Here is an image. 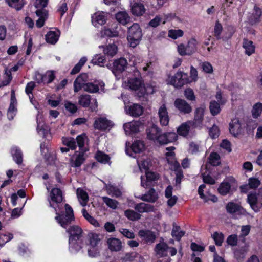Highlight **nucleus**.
Masks as SVG:
<instances>
[{
	"instance_id": "f257e3e1",
	"label": "nucleus",
	"mask_w": 262,
	"mask_h": 262,
	"mask_svg": "<svg viewBox=\"0 0 262 262\" xmlns=\"http://www.w3.org/2000/svg\"><path fill=\"white\" fill-rule=\"evenodd\" d=\"M65 211L56 212L55 219L63 228L67 229L66 232L69 234V249L71 253H76L82 248L83 244V231L82 228L76 225H69L75 221L73 209L68 204L64 205Z\"/></svg>"
},
{
	"instance_id": "f03ea898",
	"label": "nucleus",
	"mask_w": 262,
	"mask_h": 262,
	"mask_svg": "<svg viewBox=\"0 0 262 262\" xmlns=\"http://www.w3.org/2000/svg\"><path fill=\"white\" fill-rule=\"evenodd\" d=\"M142 37V29L138 24L134 23L128 28L127 39L130 47L135 48L139 43Z\"/></svg>"
},
{
	"instance_id": "7ed1b4c3",
	"label": "nucleus",
	"mask_w": 262,
	"mask_h": 262,
	"mask_svg": "<svg viewBox=\"0 0 262 262\" xmlns=\"http://www.w3.org/2000/svg\"><path fill=\"white\" fill-rule=\"evenodd\" d=\"M227 213L233 215L236 219L241 218L242 216H248L250 214L241 204L233 202H228L225 206Z\"/></svg>"
},
{
	"instance_id": "20e7f679",
	"label": "nucleus",
	"mask_w": 262,
	"mask_h": 262,
	"mask_svg": "<svg viewBox=\"0 0 262 262\" xmlns=\"http://www.w3.org/2000/svg\"><path fill=\"white\" fill-rule=\"evenodd\" d=\"M188 74L181 71L177 72L172 76H168V83L176 88H180L190 83Z\"/></svg>"
},
{
	"instance_id": "39448f33",
	"label": "nucleus",
	"mask_w": 262,
	"mask_h": 262,
	"mask_svg": "<svg viewBox=\"0 0 262 262\" xmlns=\"http://www.w3.org/2000/svg\"><path fill=\"white\" fill-rule=\"evenodd\" d=\"M127 65V60L124 58L121 57L114 60L112 63H108L106 64V66L111 70L115 76H117L126 70Z\"/></svg>"
},
{
	"instance_id": "423d86ee",
	"label": "nucleus",
	"mask_w": 262,
	"mask_h": 262,
	"mask_svg": "<svg viewBox=\"0 0 262 262\" xmlns=\"http://www.w3.org/2000/svg\"><path fill=\"white\" fill-rule=\"evenodd\" d=\"M128 85L130 90L139 91L137 93L139 97H144L146 94V89L144 86V81L141 77L129 78L128 80Z\"/></svg>"
},
{
	"instance_id": "0eeeda50",
	"label": "nucleus",
	"mask_w": 262,
	"mask_h": 262,
	"mask_svg": "<svg viewBox=\"0 0 262 262\" xmlns=\"http://www.w3.org/2000/svg\"><path fill=\"white\" fill-rule=\"evenodd\" d=\"M205 106L202 105L197 107L194 111V118L193 120L188 121L193 128H201L203 125Z\"/></svg>"
},
{
	"instance_id": "6e6552de",
	"label": "nucleus",
	"mask_w": 262,
	"mask_h": 262,
	"mask_svg": "<svg viewBox=\"0 0 262 262\" xmlns=\"http://www.w3.org/2000/svg\"><path fill=\"white\" fill-rule=\"evenodd\" d=\"M247 202L255 212H259L262 208V197L258 199L256 192H250L248 194Z\"/></svg>"
},
{
	"instance_id": "1a4fd4ad",
	"label": "nucleus",
	"mask_w": 262,
	"mask_h": 262,
	"mask_svg": "<svg viewBox=\"0 0 262 262\" xmlns=\"http://www.w3.org/2000/svg\"><path fill=\"white\" fill-rule=\"evenodd\" d=\"M178 139V135L175 132H169L162 133L160 132L155 141L160 145L167 144L173 142Z\"/></svg>"
},
{
	"instance_id": "9d476101",
	"label": "nucleus",
	"mask_w": 262,
	"mask_h": 262,
	"mask_svg": "<svg viewBox=\"0 0 262 262\" xmlns=\"http://www.w3.org/2000/svg\"><path fill=\"white\" fill-rule=\"evenodd\" d=\"M17 101L15 96V91L12 90L11 91L10 103L7 110V116L9 120L14 119L17 113Z\"/></svg>"
},
{
	"instance_id": "9b49d317",
	"label": "nucleus",
	"mask_w": 262,
	"mask_h": 262,
	"mask_svg": "<svg viewBox=\"0 0 262 262\" xmlns=\"http://www.w3.org/2000/svg\"><path fill=\"white\" fill-rule=\"evenodd\" d=\"M174 106L180 113L184 114H190L192 111L190 104L182 98H177L174 102Z\"/></svg>"
},
{
	"instance_id": "f8f14e48",
	"label": "nucleus",
	"mask_w": 262,
	"mask_h": 262,
	"mask_svg": "<svg viewBox=\"0 0 262 262\" xmlns=\"http://www.w3.org/2000/svg\"><path fill=\"white\" fill-rule=\"evenodd\" d=\"M95 129L104 131L112 127L111 122L105 117H99L96 119L93 124Z\"/></svg>"
},
{
	"instance_id": "ddd939ff",
	"label": "nucleus",
	"mask_w": 262,
	"mask_h": 262,
	"mask_svg": "<svg viewBox=\"0 0 262 262\" xmlns=\"http://www.w3.org/2000/svg\"><path fill=\"white\" fill-rule=\"evenodd\" d=\"M126 113L133 117H138L141 116L144 111L142 106L138 104H133L128 106L127 108L126 107Z\"/></svg>"
},
{
	"instance_id": "4468645a",
	"label": "nucleus",
	"mask_w": 262,
	"mask_h": 262,
	"mask_svg": "<svg viewBox=\"0 0 262 262\" xmlns=\"http://www.w3.org/2000/svg\"><path fill=\"white\" fill-rule=\"evenodd\" d=\"M158 115L160 124L165 126L168 125L169 122V118L165 104H162L159 108Z\"/></svg>"
},
{
	"instance_id": "2eb2a0df",
	"label": "nucleus",
	"mask_w": 262,
	"mask_h": 262,
	"mask_svg": "<svg viewBox=\"0 0 262 262\" xmlns=\"http://www.w3.org/2000/svg\"><path fill=\"white\" fill-rule=\"evenodd\" d=\"M138 235L141 238H143L146 243H154L156 238L155 233L150 230H140L138 232Z\"/></svg>"
},
{
	"instance_id": "dca6fc26",
	"label": "nucleus",
	"mask_w": 262,
	"mask_h": 262,
	"mask_svg": "<svg viewBox=\"0 0 262 262\" xmlns=\"http://www.w3.org/2000/svg\"><path fill=\"white\" fill-rule=\"evenodd\" d=\"M107 243L109 249L112 252H119L122 248V242L117 238L111 237L107 239Z\"/></svg>"
},
{
	"instance_id": "f3484780",
	"label": "nucleus",
	"mask_w": 262,
	"mask_h": 262,
	"mask_svg": "<svg viewBox=\"0 0 262 262\" xmlns=\"http://www.w3.org/2000/svg\"><path fill=\"white\" fill-rule=\"evenodd\" d=\"M106 22V18L104 14V13L96 12L92 16V24L95 27H99V26L104 25Z\"/></svg>"
},
{
	"instance_id": "a211bd4d",
	"label": "nucleus",
	"mask_w": 262,
	"mask_h": 262,
	"mask_svg": "<svg viewBox=\"0 0 262 262\" xmlns=\"http://www.w3.org/2000/svg\"><path fill=\"white\" fill-rule=\"evenodd\" d=\"M230 133L234 137H237L241 133L242 125L238 119H234L229 123Z\"/></svg>"
},
{
	"instance_id": "6ab92c4d",
	"label": "nucleus",
	"mask_w": 262,
	"mask_h": 262,
	"mask_svg": "<svg viewBox=\"0 0 262 262\" xmlns=\"http://www.w3.org/2000/svg\"><path fill=\"white\" fill-rule=\"evenodd\" d=\"M160 132H161V129L157 125L152 124L146 129L147 138L155 141Z\"/></svg>"
},
{
	"instance_id": "aec40b11",
	"label": "nucleus",
	"mask_w": 262,
	"mask_h": 262,
	"mask_svg": "<svg viewBox=\"0 0 262 262\" xmlns=\"http://www.w3.org/2000/svg\"><path fill=\"white\" fill-rule=\"evenodd\" d=\"M35 13L39 18L36 20V26L37 28H40L44 26L46 19L47 18L48 12L42 9H37Z\"/></svg>"
},
{
	"instance_id": "412c9836",
	"label": "nucleus",
	"mask_w": 262,
	"mask_h": 262,
	"mask_svg": "<svg viewBox=\"0 0 262 262\" xmlns=\"http://www.w3.org/2000/svg\"><path fill=\"white\" fill-rule=\"evenodd\" d=\"M134 208L139 213L151 212L154 211V206L144 203H137L135 205Z\"/></svg>"
},
{
	"instance_id": "4be33fe9",
	"label": "nucleus",
	"mask_w": 262,
	"mask_h": 262,
	"mask_svg": "<svg viewBox=\"0 0 262 262\" xmlns=\"http://www.w3.org/2000/svg\"><path fill=\"white\" fill-rule=\"evenodd\" d=\"M99 48H103L104 55L111 58L115 56L118 51V47L114 43L109 44L105 47L103 46H99Z\"/></svg>"
},
{
	"instance_id": "5701e85b",
	"label": "nucleus",
	"mask_w": 262,
	"mask_h": 262,
	"mask_svg": "<svg viewBox=\"0 0 262 262\" xmlns=\"http://www.w3.org/2000/svg\"><path fill=\"white\" fill-rule=\"evenodd\" d=\"M89 151V149H84L82 151H80L79 154L76 156L75 160L71 162V166L73 167H79L85 161V157H84L85 153Z\"/></svg>"
},
{
	"instance_id": "b1692460",
	"label": "nucleus",
	"mask_w": 262,
	"mask_h": 262,
	"mask_svg": "<svg viewBox=\"0 0 262 262\" xmlns=\"http://www.w3.org/2000/svg\"><path fill=\"white\" fill-rule=\"evenodd\" d=\"M50 197L53 202L60 203L63 200L61 190L59 188H54L50 192Z\"/></svg>"
},
{
	"instance_id": "393cba45",
	"label": "nucleus",
	"mask_w": 262,
	"mask_h": 262,
	"mask_svg": "<svg viewBox=\"0 0 262 262\" xmlns=\"http://www.w3.org/2000/svg\"><path fill=\"white\" fill-rule=\"evenodd\" d=\"M131 12L135 16H141L145 12L144 6L142 3H135L132 6Z\"/></svg>"
},
{
	"instance_id": "a878e982",
	"label": "nucleus",
	"mask_w": 262,
	"mask_h": 262,
	"mask_svg": "<svg viewBox=\"0 0 262 262\" xmlns=\"http://www.w3.org/2000/svg\"><path fill=\"white\" fill-rule=\"evenodd\" d=\"M60 32L50 31L46 35V40L48 43L52 45L55 44L59 39Z\"/></svg>"
},
{
	"instance_id": "bb28decb",
	"label": "nucleus",
	"mask_w": 262,
	"mask_h": 262,
	"mask_svg": "<svg viewBox=\"0 0 262 262\" xmlns=\"http://www.w3.org/2000/svg\"><path fill=\"white\" fill-rule=\"evenodd\" d=\"M243 47L245 49V54L248 56H250L255 52V47L253 41L247 38L243 39Z\"/></svg>"
},
{
	"instance_id": "cd10ccee",
	"label": "nucleus",
	"mask_w": 262,
	"mask_h": 262,
	"mask_svg": "<svg viewBox=\"0 0 262 262\" xmlns=\"http://www.w3.org/2000/svg\"><path fill=\"white\" fill-rule=\"evenodd\" d=\"M174 171H176L175 181L176 184H181L182 179L184 178L183 172L181 168L180 164L177 161L173 163Z\"/></svg>"
},
{
	"instance_id": "c85d7f7f",
	"label": "nucleus",
	"mask_w": 262,
	"mask_h": 262,
	"mask_svg": "<svg viewBox=\"0 0 262 262\" xmlns=\"http://www.w3.org/2000/svg\"><path fill=\"white\" fill-rule=\"evenodd\" d=\"M11 154L16 163L18 165H20L23 163V152L20 149L17 147H13L11 149Z\"/></svg>"
},
{
	"instance_id": "c756f323",
	"label": "nucleus",
	"mask_w": 262,
	"mask_h": 262,
	"mask_svg": "<svg viewBox=\"0 0 262 262\" xmlns=\"http://www.w3.org/2000/svg\"><path fill=\"white\" fill-rule=\"evenodd\" d=\"M191 127L188 121L183 123L177 128V133L180 136L186 137L188 135Z\"/></svg>"
},
{
	"instance_id": "7c9ffc66",
	"label": "nucleus",
	"mask_w": 262,
	"mask_h": 262,
	"mask_svg": "<svg viewBox=\"0 0 262 262\" xmlns=\"http://www.w3.org/2000/svg\"><path fill=\"white\" fill-rule=\"evenodd\" d=\"M132 150L134 153H140L145 149V144L143 141L140 140H135L131 146Z\"/></svg>"
},
{
	"instance_id": "2f4dec72",
	"label": "nucleus",
	"mask_w": 262,
	"mask_h": 262,
	"mask_svg": "<svg viewBox=\"0 0 262 262\" xmlns=\"http://www.w3.org/2000/svg\"><path fill=\"white\" fill-rule=\"evenodd\" d=\"M197 40L194 38H191L188 40L186 46L188 55H191L195 52L197 49Z\"/></svg>"
},
{
	"instance_id": "473e14b6",
	"label": "nucleus",
	"mask_w": 262,
	"mask_h": 262,
	"mask_svg": "<svg viewBox=\"0 0 262 262\" xmlns=\"http://www.w3.org/2000/svg\"><path fill=\"white\" fill-rule=\"evenodd\" d=\"M231 189V185L228 182L223 181L220 184L217 191L219 193L223 195H226Z\"/></svg>"
},
{
	"instance_id": "72a5a7b5",
	"label": "nucleus",
	"mask_w": 262,
	"mask_h": 262,
	"mask_svg": "<svg viewBox=\"0 0 262 262\" xmlns=\"http://www.w3.org/2000/svg\"><path fill=\"white\" fill-rule=\"evenodd\" d=\"M221 104L215 100H212L209 103V110L212 116L218 115L221 111Z\"/></svg>"
},
{
	"instance_id": "f704fd0d",
	"label": "nucleus",
	"mask_w": 262,
	"mask_h": 262,
	"mask_svg": "<svg viewBox=\"0 0 262 262\" xmlns=\"http://www.w3.org/2000/svg\"><path fill=\"white\" fill-rule=\"evenodd\" d=\"M95 158L98 162L101 163L106 164L110 161L109 155L100 150L96 152Z\"/></svg>"
},
{
	"instance_id": "c9c22d12",
	"label": "nucleus",
	"mask_w": 262,
	"mask_h": 262,
	"mask_svg": "<svg viewBox=\"0 0 262 262\" xmlns=\"http://www.w3.org/2000/svg\"><path fill=\"white\" fill-rule=\"evenodd\" d=\"M116 19L117 20L124 25L129 21L128 14L125 11H120L116 14Z\"/></svg>"
},
{
	"instance_id": "e433bc0d",
	"label": "nucleus",
	"mask_w": 262,
	"mask_h": 262,
	"mask_svg": "<svg viewBox=\"0 0 262 262\" xmlns=\"http://www.w3.org/2000/svg\"><path fill=\"white\" fill-rule=\"evenodd\" d=\"M124 215L130 221H135L141 218V214L133 210L128 209L124 211Z\"/></svg>"
},
{
	"instance_id": "4c0bfd02",
	"label": "nucleus",
	"mask_w": 262,
	"mask_h": 262,
	"mask_svg": "<svg viewBox=\"0 0 262 262\" xmlns=\"http://www.w3.org/2000/svg\"><path fill=\"white\" fill-rule=\"evenodd\" d=\"M55 71L53 70H48L45 74H43V79L45 81L42 83L44 85L49 84L52 83L55 79Z\"/></svg>"
},
{
	"instance_id": "58836bf2",
	"label": "nucleus",
	"mask_w": 262,
	"mask_h": 262,
	"mask_svg": "<svg viewBox=\"0 0 262 262\" xmlns=\"http://www.w3.org/2000/svg\"><path fill=\"white\" fill-rule=\"evenodd\" d=\"M91 97L89 95H81L78 98V104L83 107H88L91 103Z\"/></svg>"
},
{
	"instance_id": "ea45409f",
	"label": "nucleus",
	"mask_w": 262,
	"mask_h": 262,
	"mask_svg": "<svg viewBox=\"0 0 262 262\" xmlns=\"http://www.w3.org/2000/svg\"><path fill=\"white\" fill-rule=\"evenodd\" d=\"M88 236L90 246L92 248L96 247L100 241L99 235L96 233L91 232Z\"/></svg>"
},
{
	"instance_id": "a19ab883",
	"label": "nucleus",
	"mask_w": 262,
	"mask_h": 262,
	"mask_svg": "<svg viewBox=\"0 0 262 262\" xmlns=\"http://www.w3.org/2000/svg\"><path fill=\"white\" fill-rule=\"evenodd\" d=\"M62 143L66 145L68 148L72 150H75L76 148V141L72 137H62Z\"/></svg>"
},
{
	"instance_id": "79ce46f5",
	"label": "nucleus",
	"mask_w": 262,
	"mask_h": 262,
	"mask_svg": "<svg viewBox=\"0 0 262 262\" xmlns=\"http://www.w3.org/2000/svg\"><path fill=\"white\" fill-rule=\"evenodd\" d=\"M87 59L85 57L81 58L79 62L72 69L70 74L71 75H74L79 72L82 67L85 63Z\"/></svg>"
},
{
	"instance_id": "37998d69",
	"label": "nucleus",
	"mask_w": 262,
	"mask_h": 262,
	"mask_svg": "<svg viewBox=\"0 0 262 262\" xmlns=\"http://www.w3.org/2000/svg\"><path fill=\"white\" fill-rule=\"evenodd\" d=\"M102 199L104 203L110 208L113 209H116L118 205V202L114 199L110 198L108 196H103Z\"/></svg>"
},
{
	"instance_id": "c03bdc74",
	"label": "nucleus",
	"mask_w": 262,
	"mask_h": 262,
	"mask_svg": "<svg viewBox=\"0 0 262 262\" xmlns=\"http://www.w3.org/2000/svg\"><path fill=\"white\" fill-rule=\"evenodd\" d=\"M84 91L90 93H96L99 90V86L98 84L93 82H87L84 87Z\"/></svg>"
},
{
	"instance_id": "a18cd8bd",
	"label": "nucleus",
	"mask_w": 262,
	"mask_h": 262,
	"mask_svg": "<svg viewBox=\"0 0 262 262\" xmlns=\"http://www.w3.org/2000/svg\"><path fill=\"white\" fill-rule=\"evenodd\" d=\"M105 56L101 54H96L92 59V62L95 65L100 67H104V63L105 62Z\"/></svg>"
},
{
	"instance_id": "49530a36",
	"label": "nucleus",
	"mask_w": 262,
	"mask_h": 262,
	"mask_svg": "<svg viewBox=\"0 0 262 262\" xmlns=\"http://www.w3.org/2000/svg\"><path fill=\"white\" fill-rule=\"evenodd\" d=\"M212 237L214 241L215 244L216 246H222L224 239V235L223 233L222 232L219 233L217 231L214 232L212 235Z\"/></svg>"
},
{
	"instance_id": "de8ad7c7",
	"label": "nucleus",
	"mask_w": 262,
	"mask_h": 262,
	"mask_svg": "<svg viewBox=\"0 0 262 262\" xmlns=\"http://www.w3.org/2000/svg\"><path fill=\"white\" fill-rule=\"evenodd\" d=\"M209 162L212 166H218L221 164L220 156L217 152H212L209 157Z\"/></svg>"
},
{
	"instance_id": "09e8293b",
	"label": "nucleus",
	"mask_w": 262,
	"mask_h": 262,
	"mask_svg": "<svg viewBox=\"0 0 262 262\" xmlns=\"http://www.w3.org/2000/svg\"><path fill=\"white\" fill-rule=\"evenodd\" d=\"M102 36L103 37H114L118 36L119 33L117 31L110 28H104L101 32Z\"/></svg>"
},
{
	"instance_id": "8fccbe9b",
	"label": "nucleus",
	"mask_w": 262,
	"mask_h": 262,
	"mask_svg": "<svg viewBox=\"0 0 262 262\" xmlns=\"http://www.w3.org/2000/svg\"><path fill=\"white\" fill-rule=\"evenodd\" d=\"M262 112V103L258 102L255 104L252 110V116L254 118H258Z\"/></svg>"
},
{
	"instance_id": "3c124183",
	"label": "nucleus",
	"mask_w": 262,
	"mask_h": 262,
	"mask_svg": "<svg viewBox=\"0 0 262 262\" xmlns=\"http://www.w3.org/2000/svg\"><path fill=\"white\" fill-rule=\"evenodd\" d=\"M86 137V135L84 133H83L81 135H78L76 137V142L77 143V145L79 148L80 151H82L84 149H89V148L86 147H84V142H85V137Z\"/></svg>"
},
{
	"instance_id": "603ef678",
	"label": "nucleus",
	"mask_w": 262,
	"mask_h": 262,
	"mask_svg": "<svg viewBox=\"0 0 262 262\" xmlns=\"http://www.w3.org/2000/svg\"><path fill=\"white\" fill-rule=\"evenodd\" d=\"M35 86V82L34 81H30L27 83L25 88V93L29 96L31 101H32V99L33 97L32 93Z\"/></svg>"
},
{
	"instance_id": "864d4df0",
	"label": "nucleus",
	"mask_w": 262,
	"mask_h": 262,
	"mask_svg": "<svg viewBox=\"0 0 262 262\" xmlns=\"http://www.w3.org/2000/svg\"><path fill=\"white\" fill-rule=\"evenodd\" d=\"M184 95L188 101H195L196 100V96L193 90L190 88H187L184 90Z\"/></svg>"
},
{
	"instance_id": "5fc2aeb1",
	"label": "nucleus",
	"mask_w": 262,
	"mask_h": 262,
	"mask_svg": "<svg viewBox=\"0 0 262 262\" xmlns=\"http://www.w3.org/2000/svg\"><path fill=\"white\" fill-rule=\"evenodd\" d=\"M246 253V250L244 248L236 249L233 252L234 257L238 261L242 260L244 258Z\"/></svg>"
},
{
	"instance_id": "6e6d98bb",
	"label": "nucleus",
	"mask_w": 262,
	"mask_h": 262,
	"mask_svg": "<svg viewBox=\"0 0 262 262\" xmlns=\"http://www.w3.org/2000/svg\"><path fill=\"white\" fill-rule=\"evenodd\" d=\"M169 248V246L165 242H160L156 244L155 248V251L158 254L161 253L166 251Z\"/></svg>"
},
{
	"instance_id": "4d7b16f0",
	"label": "nucleus",
	"mask_w": 262,
	"mask_h": 262,
	"mask_svg": "<svg viewBox=\"0 0 262 262\" xmlns=\"http://www.w3.org/2000/svg\"><path fill=\"white\" fill-rule=\"evenodd\" d=\"M228 31L221 38L223 41H227L231 39L235 32V28L234 26L230 25L227 27Z\"/></svg>"
},
{
	"instance_id": "13d9d810",
	"label": "nucleus",
	"mask_w": 262,
	"mask_h": 262,
	"mask_svg": "<svg viewBox=\"0 0 262 262\" xmlns=\"http://www.w3.org/2000/svg\"><path fill=\"white\" fill-rule=\"evenodd\" d=\"M253 16L255 22L258 23L260 21V17L262 16V10L256 5L254 7Z\"/></svg>"
},
{
	"instance_id": "bf43d9fd",
	"label": "nucleus",
	"mask_w": 262,
	"mask_h": 262,
	"mask_svg": "<svg viewBox=\"0 0 262 262\" xmlns=\"http://www.w3.org/2000/svg\"><path fill=\"white\" fill-rule=\"evenodd\" d=\"M64 107L66 110L72 114H75L78 110L77 106L71 101H66L64 104Z\"/></svg>"
},
{
	"instance_id": "052dcab7",
	"label": "nucleus",
	"mask_w": 262,
	"mask_h": 262,
	"mask_svg": "<svg viewBox=\"0 0 262 262\" xmlns=\"http://www.w3.org/2000/svg\"><path fill=\"white\" fill-rule=\"evenodd\" d=\"M184 34V32L182 30H170L168 32L169 37L176 39L178 37H182Z\"/></svg>"
},
{
	"instance_id": "680f3d73",
	"label": "nucleus",
	"mask_w": 262,
	"mask_h": 262,
	"mask_svg": "<svg viewBox=\"0 0 262 262\" xmlns=\"http://www.w3.org/2000/svg\"><path fill=\"white\" fill-rule=\"evenodd\" d=\"M222 25L221 23H219V21H217L215 24L214 33V36L217 40L221 39V34L222 33Z\"/></svg>"
},
{
	"instance_id": "e2e57ef3",
	"label": "nucleus",
	"mask_w": 262,
	"mask_h": 262,
	"mask_svg": "<svg viewBox=\"0 0 262 262\" xmlns=\"http://www.w3.org/2000/svg\"><path fill=\"white\" fill-rule=\"evenodd\" d=\"M209 135L212 139H216L220 135V129L217 126L214 124L209 130Z\"/></svg>"
},
{
	"instance_id": "0e129e2a",
	"label": "nucleus",
	"mask_w": 262,
	"mask_h": 262,
	"mask_svg": "<svg viewBox=\"0 0 262 262\" xmlns=\"http://www.w3.org/2000/svg\"><path fill=\"white\" fill-rule=\"evenodd\" d=\"M227 244L231 246H235L238 243V237L236 234H231L226 239Z\"/></svg>"
},
{
	"instance_id": "69168bd1",
	"label": "nucleus",
	"mask_w": 262,
	"mask_h": 262,
	"mask_svg": "<svg viewBox=\"0 0 262 262\" xmlns=\"http://www.w3.org/2000/svg\"><path fill=\"white\" fill-rule=\"evenodd\" d=\"M260 184V181L258 178H250L248 180V185L251 189H256L258 187Z\"/></svg>"
},
{
	"instance_id": "338daca9",
	"label": "nucleus",
	"mask_w": 262,
	"mask_h": 262,
	"mask_svg": "<svg viewBox=\"0 0 262 262\" xmlns=\"http://www.w3.org/2000/svg\"><path fill=\"white\" fill-rule=\"evenodd\" d=\"M77 196L79 199L86 203L89 200V196L87 192L82 189L78 188L77 190Z\"/></svg>"
},
{
	"instance_id": "774afa93",
	"label": "nucleus",
	"mask_w": 262,
	"mask_h": 262,
	"mask_svg": "<svg viewBox=\"0 0 262 262\" xmlns=\"http://www.w3.org/2000/svg\"><path fill=\"white\" fill-rule=\"evenodd\" d=\"M6 2L9 6L14 8L17 10H20L23 7V5L19 4V0H6Z\"/></svg>"
}]
</instances>
